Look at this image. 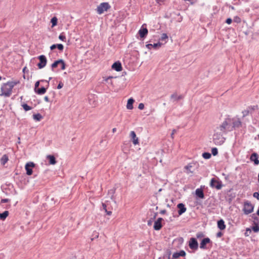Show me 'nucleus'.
Returning <instances> with one entry per match:
<instances>
[{
  "instance_id": "nucleus-35",
  "label": "nucleus",
  "mask_w": 259,
  "mask_h": 259,
  "mask_svg": "<svg viewBox=\"0 0 259 259\" xmlns=\"http://www.w3.org/2000/svg\"><path fill=\"white\" fill-rule=\"evenodd\" d=\"M113 78V77L111 76H109L106 78L104 77L103 81H106V82H108V83H110L111 84H112V81L111 80V79Z\"/></svg>"
},
{
  "instance_id": "nucleus-54",
  "label": "nucleus",
  "mask_w": 259,
  "mask_h": 259,
  "mask_svg": "<svg viewBox=\"0 0 259 259\" xmlns=\"http://www.w3.org/2000/svg\"><path fill=\"white\" fill-rule=\"evenodd\" d=\"M248 232L249 233H250L251 232V229H249V228H247L246 230V232L245 233V235L246 236H248V235L247 234V233H248Z\"/></svg>"
},
{
  "instance_id": "nucleus-33",
  "label": "nucleus",
  "mask_w": 259,
  "mask_h": 259,
  "mask_svg": "<svg viewBox=\"0 0 259 259\" xmlns=\"http://www.w3.org/2000/svg\"><path fill=\"white\" fill-rule=\"evenodd\" d=\"M157 215V212H155L154 213V215H153V218H151L150 220H149L148 221V222H147L148 226H150L152 225V223H153L154 220H155L156 219Z\"/></svg>"
},
{
  "instance_id": "nucleus-38",
  "label": "nucleus",
  "mask_w": 259,
  "mask_h": 259,
  "mask_svg": "<svg viewBox=\"0 0 259 259\" xmlns=\"http://www.w3.org/2000/svg\"><path fill=\"white\" fill-rule=\"evenodd\" d=\"M252 219L253 220V223L255 222L256 223V222L259 223V218L256 216V214L253 213L251 215Z\"/></svg>"
},
{
  "instance_id": "nucleus-60",
  "label": "nucleus",
  "mask_w": 259,
  "mask_h": 259,
  "mask_svg": "<svg viewBox=\"0 0 259 259\" xmlns=\"http://www.w3.org/2000/svg\"><path fill=\"white\" fill-rule=\"evenodd\" d=\"M105 212H106V214L109 215H110L112 214V211L110 210L108 211L107 210V211H105Z\"/></svg>"
},
{
  "instance_id": "nucleus-56",
  "label": "nucleus",
  "mask_w": 259,
  "mask_h": 259,
  "mask_svg": "<svg viewBox=\"0 0 259 259\" xmlns=\"http://www.w3.org/2000/svg\"><path fill=\"white\" fill-rule=\"evenodd\" d=\"M197 238H199L203 236V234L202 233H199L196 235Z\"/></svg>"
},
{
  "instance_id": "nucleus-20",
  "label": "nucleus",
  "mask_w": 259,
  "mask_h": 259,
  "mask_svg": "<svg viewBox=\"0 0 259 259\" xmlns=\"http://www.w3.org/2000/svg\"><path fill=\"white\" fill-rule=\"evenodd\" d=\"M195 194L197 197L200 199L204 198V194L203 192V190L201 187L200 188H197L195 191Z\"/></svg>"
},
{
  "instance_id": "nucleus-9",
  "label": "nucleus",
  "mask_w": 259,
  "mask_h": 259,
  "mask_svg": "<svg viewBox=\"0 0 259 259\" xmlns=\"http://www.w3.org/2000/svg\"><path fill=\"white\" fill-rule=\"evenodd\" d=\"M225 138L218 134L213 135V141L215 144L221 145L225 141Z\"/></svg>"
},
{
  "instance_id": "nucleus-26",
  "label": "nucleus",
  "mask_w": 259,
  "mask_h": 259,
  "mask_svg": "<svg viewBox=\"0 0 259 259\" xmlns=\"http://www.w3.org/2000/svg\"><path fill=\"white\" fill-rule=\"evenodd\" d=\"M47 159L49 160L50 164L54 165L57 163V161L54 155H48L47 156Z\"/></svg>"
},
{
  "instance_id": "nucleus-59",
  "label": "nucleus",
  "mask_w": 259,
  "mask_h": 259,
  "mask_svg": "<svg viewBox=\"0 0 259 259\" xmlns=\"http://www.w3.org/2000/svg\"><path fill=\"white\" fill-rule=\"evenodd\" d=\"M166 212V210L165 209L161 210L160 211V213H161V214H165Z\"/></svg>"
},
{
  "instance_id": "nucleus-21",
  "label": "nucleus",
  "mask_w": 259,
  "mask_h": 259,
  "mask_svg": "<svg viewBox=\"0 0 259 259\" xmlns=\"http://www.w3.org/2000/svg\"><path fill=\"white\" fill-rule=\"evenodd\" d=\"M184 98V96L183 95H180L178 96L176 93H174L170 96V99L173 102L178 101L183 99Z\"/></svg>"
},
{
  "instance_id": "nucleus-11",
  "label": "nucleus",
  "mask_w": 259,
  "mask_h": 259,
  "mask_svg": "<svg viewBox=\"0 0 259 259\" xmlns=\"http://www.w3.org/2000/svg\"><path fill=\"white\" fill-rule=\"evenodd\" d=\"M189 247L194 250H197L198 248V243L196 238H191L189 241Z\"/></svg>"
},
{
  "instance_id": "nucleus-45",
  "label": "nucleus",
  "mask_w": 259,
  "mask_h": 259,
  "mask_svg": "<svg viewBox=\"0 0 259 259\" xmlns=\"http://www.w3.org/2000/svg\"><path fill=\"white\" fill-rule=\"evenodd\" d=\"M191 167H192V165H191L190 164H188L187 165L185 166V168L186 170L189 171V172H192V171L190 169Z\"/></svg>"
},
{
  "instance_id": "nucleus-3",
  "label": "nucleus",
  "mask_w": 259,
  "mask_h": 259,
  "mask_svg": "<svg viewBox=\"0 0 259 259\" xmlns=\"http://www.w3.org/2000/svg\"><path fill=\"white\" fill-rule=\"evenodd\" d=\"M258 107L257 105H253V106H248L246 109L243 110L242 111V113L243 114L242 117L244 118L247 116L249 115H252L253 112L258 110Z\"/></svg>"
},
{
  "instance_id": "nucleus-24",
  "label": "nucleus",
  "mask_w": 259,
  "mask_h": 259,
  "mask_svg": "<svg viewBox=\"0 0 259 259\" xmlns=\"http://www.w3.org/2000/svg\"><path fill=\"white\" fill-rule=\"evenodd\" d=\"M218 228L221 230H223L226 229V226L225 224V222L223 219H220L217 222Z\"/></svg>"
},
{
  "instance_id": "nucleus-6",
  "label": "nucleus",
  "mask_w": 259,
  "mask_h": 259,
  "mask_svg": "<svg viewBox=\"0 0 259 259\" xmlns=\"http://www.w3.org/2000/svg\"><path fill=\"white\" fill-rule=\"evenodd\" d=\"M51 79H52V77H49V80H41V81H42V82H46L47 83V88H45L44 87H42L40 88H38L37 90H36V89L34 90V92L36 94H38V95H43V94H44L46 92L47 89V88L49 86V81L51 80Z\"/></svg>"
},
{
  "instance_id": "nucleus-28",
  "label": "nucleus",
  "mask_w": 259,
  "mask_h": 259,
  "mask_svg": "<svg viewBox=\"0 0 259 259\" xmlns=\"http://www.w3.org/2000/svg\"><path fill=\"white\" fill-rule=\"evenodd\" d=\"M8 156L7 154L3 155L2 158H1V164L4 165L8 162Z\"/></svg>"
},
{
  "instance_id": "nucleus-48",
  "label": "nucleus",
  "mask_w": 259,
  "mask_h": 259,
  "mask_svg": "<svg viewBox=\"0 0 259 259\" xmlns=\"http://www.w3.org/2000/svg\"><path fill=\"white\" fill-rule=\"evenodd\" d=\"M253 196L259 200V193L258 192H256L253 193Z\"/></svg>"
},
{
  "instance_id": "nucleus-1",
  "label": "nucleus",
  "mask_w": 259,
  "mask_h": 259,
  "mask_svg": "<svg viewBox=\"0 0 259 259\" xmlns=\"http://www.w3.org/2000/svg\"><path fill=\"white\" fill-rule=\"evenodd\" d=\"M19 82L18 81H8L4 83L1 87V94L0 96H4L6 97H9L12 92V89Z\"/></svg>"
},
{
  "instance_id": "nucleus-39",
  "label": "nucleus",
  "mask_w": 259,
  "mask_h": 259,
  "mask_svg": "<svg viewBox=\"0 0 259 259\" xmlns=\"http://www.w3.org/2000/svg\"><path fill=\"white\" fill-rule=\"evenodd\" d=\"M168 38V36L166 33H162L161 37L159 38L160 40L165 41L166 39Z\"/></svg>"
},
{
  "instance_id": "nucleus-63",
  "label": "nucleus",
  "mask_w": 259,
  "mask_h": 259,
  "mask_svg": "<svg viewBox=\"0 0 259 259\" xmlns=\"http://www.w3.org/2000/svg\"><path fill=\"white\" fill-rule=\"evenodd\" d=\"M50 94L52 96L53 98L55 97V94L54 92H52V93H50Z\"/></svg>"
},
{
  "instance_id": "nucleus-16",
  "label": "nucleus",
  "mask_w": 259,
  "mask_h": 259,
  "mask_svg": "<svg viewBox=\"0 0 259 259\" xmlns=\"http://www.w3.org/2000/svg\"><path fill=\"white\" fill-rule=\"evenodd\" d=\"M177 207L179 209L178 210V214L179 215H182L183 213L186 212L187 208L185 207L184 204L182 203H179L177 205Z\"/></svg>"
},
{
  "instance_id": "nucleus-31",
  "label": "nucleus",
  "mask_w": 259,
  "mask_h": 259,
  "mask_svg": "<svg viewBox=\"0 0 259 259\" xmlns=\"http://www.w3.org/2000/svg\"><path fill=\"white\" fill-rule=\"evenodd\" d=\"M33 118L35 120L39 121L43 118V116L40 113H37L33 115Z\"/></svg>"
},
{
  "instance_id": "nucleus-40",
  "label": "nucleus",
  "mask_w": 259,
  "mask_h": 259,
  "mask_svg": "<svg viewBox=\"0 0 259 259\" xmlns=\"http://www.w3.org/2000/svg\"><path fill=\"white\" fill-rule=\"evenodd\" d=\"M61 63H60V64L61 65V69L63 70L65 69L66 68V64L64 62V61L63 59H60Z\"/></svg>"
},
{
  "instance_id": "nucleus-41",
  "label": "nucleus",
  "mask_w": 259,
  "mask_h": 259,
  "mask_svg": "<svg viewBox=\"0 0 259 259\" xmlns=\"http://www.w3.org/2000/svg\"><path fill=\"white\" fill-rule=\"evenodd\" d=\"M211 154L213 156H215L218 154V150L217 148L214 147L211 149Z\"/></svg>"
},
{
  "instance_id": "nucleus-50",
  "label": "nucleus",
  "mask_w": 259,
  "mask_h": 259,
  "mask_svg": "<svg viewBox=\"0 0 259 259\" xmlns=\"http://www.w3.org/2000/svg\"><path fill=\"white\" fill-rule=\"evenodd\" d=\"M138 108L140 110H143L144 108V104L142 103H140L138 106Z\"/></svg>"
},
{
  "instance_id": "nucleus-14",
  "label": "nucleus",
  "mask_w": 259,
  "mask_h": 259,
  "mask_svg": "<svg viewBox=\"0 0 259 259\" xmlns=\"http://www.w3.org/2000/svg\"><path fill=\"white\" fill-rule=\"evenodd\" d=\"M163 221V219L162 218H159L156 221L154 222L153 228L155 230L159 231L162 227V221Z\"/></svg>"
},
{
  "instance_id": "nucleus-58",
  "label": "nucleus",
  "mask_w": 259,
  "mask_h": 259,
  "mask_svg": "<svg viewBox=\"0 0 259 259\" xmlns=\"http://www.w3.org/2000/svg\"><path fill=\"white\" fill-rule=\"evenodd\" d=\"M44 100H45V101L46 102H50V100L48 96H45L44 97Z\"/></svg>"
},
{
  "instance_id": "nucleus-44",
  "label": "nucleus",
  "mask_w": 259,
  "mask_h": 259,
  "mask_svg": "<svg viewBox=\"0 0 259 259\" xmlns=\"http://www.w3.org/2000/svg\"><path fill=\"white\" fill-rule=\"evenodd\" d=\"M56 47L58 49L61 51H62L64 49V46L61 44H56Z\"/></svg>"
},
{
  "instance_id": "nucleus-15",
  "label": "nucleus",
  "mask_w": 259,
  "mask_h": 259,
  "mask_svg": "<svg viewBox=\"0 0 259 259\" xmlns=\"http://www.w3.org/2000/svg\"><path fill=\"white\" fill-rule=\"evenodd\" d=\"M112 68L116 71H120L122 70L121 63L118 61L114 62L112 65Z\"/></svg>"
},
{
  "instance_id": "nucleus-61",
  "label": "nucleus",
  "mask_w": 259,
  "mask_h": 259,
  "mask_svg": "<svg viewBox=\"0 0 259 259\" xmlns=\"http://www.w3.org/2000/svg\"><path fill=\"white\" fill-rule=\"evenodd\" d=\"M164 0H156V2L157 3L160 4L161 3H162L164 2Z\"/></svg>"
},
{
  "instance_id": "nucleus-7",
  "label": "nucleus",
  "mask_w": 259,
  "mask_h": 259,
  "mask_svg": "<svg viewBox=\"0 0 259 259\" xmlns=\"http://www.w3.org/2000/svg\"><path fill=\"white\" fill-rule=\"evenodd\" d=\"M210 186L217 190H220L223 187V184L221 181H218L215 178H212L210 181Z\"/></svg>"
},
{
  "instance_id": "nucleus-13",
  "label": "nucleus",
  "mask_w": 259,
  "mask_h": 259,
  "mask_svg": "<svg viewBox=\"0 0 259 259\" xmlns=\"http://www.w3.org/2000/svg\"><path fill=\"white\" fill-rule=\"evenodd\" d=\"M208 243H212L210 239L208 237L203 238L200 243V248L202 249H207L208 248L206 245Z\"/></svg>"
},
{
  "instance_id": "nucleus-36",
  "label": "nucleus",
  "mask_w": 259,
  "mask_h": 259,
  "mask_svg": "<svg viewBox=\"0 0 259 259\" xmlns=\"http://www.w3.org/2000/svg\"><path fill=\"white\" fill-rule=\"evenodd\" d=\"M211 154L209 152H204L202 154V157L205 159H208L211 157Z\"/></svg>"
},
{
  "instance_id": "nucleus-51",
  "label": "nucleus",
  "mask_w": 259,
  "mask_h": 259,
  "mask_svg": "<svg viewBox=\"0 0 259 259\" xmlns=\"http://www.w3.org/2000/svg\"><path fill=\"white\" fill-rule=\"evenodd\" d=\"M232 22V19L231 18H228L226 20V23L228 24H230Z\"/></svg>"
},
{
  "instance_id": "nucleus-57",
  "label": "nucleus",
  "mask_w": 259,
  "mask_h": 259,
  "mask_svg": "<svg viewBox=\"0 0 259 259\" xmlns=\"http://www.w3.org/2000/svg\"><path fill=\"white\" fill-rule=\"evenodd\" d=\"M57 48L56 47V44H53V45H52L51 47H50V49L51 50H53L55 49H56Z\"/></svg>"
},
{
  "instance_id": "nucleus-64",
  "label": "nucleus",
  "mask_w": 259,
  "mask_h": 259,
  "mask_svg": "<svg viewBox=\"0 0 259 259\" xmlns=\"http://www.w3.org/2000/svg\"><path fill=\"white\" fill-rule=\"evenodd\" d=\"M116 131V128H113L112 129V132L113 133H115Z\"/></svg>"
},
{
  "instance_id": "nucleus-17",
  "label": "nucleus",
  "mask_w": 259,
  "mask_h": 259,
  "mask_svg": "<svg viewBox=\"0 0 259 259\" xmlns=\"http://www.w3.org/2000/svg\"><path fill=\"white\" fill-rule=\"evenodd\" d=\"M251 161H253L254 165H258L259 164L258 155L256 153H253L250 157Z\"/></svg>"
},
{
  "instance_id": "nucleus-32",
  "label": "nucleus",
  "mask_w": 259,
  "mask_h": 259,
  "mask_svg": "<svg viewBox=\"0 0 259 259\" xmlns=\"http://www.w3.org/2000/svg\"><path fill=\"white\" fill-rule=\"evenodd\" d=\"M60 63H61L60 59L55 61L51 65L52 70L54 71V69L56 68Z\"/></svg>"
},
{
  "instance_id": "nucleus-46",
  "label": "nucleus",
  "mask_w": 259,
  "mask_h": 259,
  "mask_svg": "<svg viewBox=\"0 0 259 259\" xmlns=\"http://www.w3.org/2000/svg\"><path fill=\"white\" fill-rule=\"evenodd\" d=\"M63 85H64L63 83L61 81H60L57 88V89H61L63 88Z\"/></svg>"
},
{
  "instance_id": "nucleus-12",
  "label": "nucleus",
  "mask_w": 259,
  "mask_h": 259,
  "mask_svg": "<svg viewBox=\"0 0 259 259\" xmlns=\"http://www.w3.org/2000/svg\"><path fill=\"white\" fill-rule=\"evenodd\" d=\"M35 166V164L33 162H27L25 166V168L26 171V174L30 176L32 174V168Z\"/></svg>"
},
{
  "instance_id": "nucleus-62",
  "label": "nucleus",
  "mask_w": 259,
  "mask_h": 259,
  "mask_svg": "<svg viewBox=\"0 0 259 259\" xmlns=\"http://www.w3.org/2000/svg\"><path fill=\"white\" fill-rule=\"evenodd\" d=\"M184 1L190 2L191 4H193L196 1V0H184Z\"/></svg>"
},
{
  "instance_id": "nucleus-53",
  "label": "nucleus",
  "mask_w": 259,
  "mask_h": 259,
  "mask_svg": "<svg viewBox=\"0 0 259 259\" xmlns=\"http://www.w3.org/2000/svg\"><path fill=\"white\" fill-rule=\"evenodd\" d=\"M9 201H10L9 199H7V198L2 199L1 200V202L2 203H7V202H8Z\"/></svg>"
},
{
  "instance_id": "nucleus-47",
  "label": "nucleus",
  "mask_w": 259,
  "mask_h": 259,
  "mask_svg": "<svg viewBox=\"0 0 259 259\" xmlns=\"http://www.w3.org/2000/svg\"><path fill=\"white\" fill-rule=\"evenodd\" d=\"M23 73H24V75H23V77H24V78H25V73L26 72L28 73L29 70H28V69H27V67H24L23 68Z\"/></svg>"
},
{
  "instance_id": "nucleus-23",
  "label": "nucleus",
  "mask_w": 259,
  "mask_h": 259,
  "mask_svg": "<svg viewBox=\"0 0 259 259\" xmlns=\"http://www.w3.org/2000/svg\"><path fill=\"white\" fill-rule=\"evenodd\" d=\"M116 188H113L108 190V195L110 197L111 200L115 202V197L114 194L115 193Z\"/></svg>"
},
{
  "instance_id": "nucleus-42",
  "label": "nucleus",
  "mask_w": 259,
  "mask_h": 259,
  "mask_svg": "<svg viewBox=\"0 0 259 259\" xmlns=\"http://www.w3.org/2000/svg\"><path fill=\"white\" fill-rule=\"evenodd\" d=\"M59 38L62 41H65L66 40V36L64 33H61L59 36Z\"/></svg>"
},
{
  "instance_id": "nucleus-8",
  "label": "nucleus",
  "mask_w": 259,
  "mask_h": 259,
  "mask_svg": "<svg viewBox=\"0 0 259 259\" xmlns=\"http://www.w3.org/2000/svg\"><path fill=\"white\" fill-rule=\"evenodd\" d=\"M37 58L39 61V62L37 64L38 68L40 69L44 68L47 63L46 57L44 55H41L38 56Z\"/></svg>"
},
{
  "instance_id": "nucleus-30",
  "label": "nucleus",
  "mask_w": 259,
  "mask_h": 259,
  "mask_svg": "<svg viewBox=\"0 0 259 259\" xmlns=\"http://www.w3.org/2000/svg\"><path fill=\"white\" fill-rule=\"evenodd\" d=\"M253 226L251 227V229L255 233L259 232V223L256 222V223H255L253 222Z\"/></svg>"
},
{
  "instance_id": "nucleus-19",
  "label": "nucleus",
  "mask_w": 259,
  "mask_h": 259,
  "mask_svg": "<svg viewBox=\"0 0 259 259\" xmlns=\"http://www.w3.org/2000/svg\"><path fill=\"white\" fill-rule=\"evenodd\" d=\"M130 135L131 139L132 140L133 143L135 145L139 143L138 138L137 137L136 133L134 131H131Z\"/></svg>"
},
{
  "instance_id": "nucleus-43",
  "label": "nucleus",
  "mask_w": 259,
  "mask_h": 259,
  "mask_svg": "<svg viewBox=\"0 0 259 259\" xmlns=\"http://www.w3.org/2000/svg\"><path fill=\"white\" fill-rule=\"evenodd\" d=\"M233 21L234 22H236L237 23H239L241 22V18L239 16H235L234 17Z\"/></svg>"
},
{
  "instance_id": "nucleus-55",
  "label": "nucleus",
  "mask_w": 259,
  "mask_h": 259,
  "mask_svg": "<svg viewBox=\"0 0 259 259\" xmlns=\"http://www.w3.org/2000/svg\"><path fill=\"white\" fill-rule=\"evenodd\" d=\"M102 207L103 209L105 210V211H107V205L106 204L102 203Z\"/></svg>"
},
{
  "instance_id": "nucleus-4",
  "label": "nucleus",
  "mask_w": 259,
  "mask_h": 259,
  "mask_svg": "<svg viewBox=\"0 0 259 259\" xmlns=\"http://www.w3.org/2000/svg\"><path fill=\"white\" fill-rule=\"evenodd\" d=\"M254 206L249 201L246 200L244 202L243 211L245 214H248L253 212Z\"/></svg>"
},
{
  "instance_id": "nucleus-34",
  "label": "nucleus",
  "mask_w": 259,
  "mask_h": 259,
  "mask_svg": "<svg viewBox=\"0 0 259 259\" xmlns=\"http://www.w3.org/2000/svg\"><path fill=\"white\" fill-rule=\"evenodd\" d=\"M58 22V19L56 17H53L51 20V22L52 23V27H53L57 25Z\"/></svg>"
},
{
  "instance_id": "nucleus-52",
  "label": "nucleus",
  "mask_w": 259,
  "mask_h": 259,
  "mask_svg": "<svg viewBox=\"0 0 259 259\" xmlns=\"http://www.w3.org/2000/svg\"><path fill=\"white\" fill-rule=\"evenodd\" d=\"M39 81H37L35 82V85H34V90H37L39 87Z\"/></svg>"
},
{
  "instance_id": "nucleus-22",
  "label": "nucleus",
  "mask_w": 259,
  "mask_h": 259,
  "mask_svg": "<svg viewBox=\"0 0 259 259\" xmlns=\"http://www.w3.org/2000/svg\"><path fill=\"white\" fill-rule=\"evenodd\" d=\"M185 251L184 250H181L179 252H175L172 255V258L171 259H176L180 256H185Z\"/></svg>"
},
{
  "instance_id": "nucleus-5",
  "label": "nucleus",
  "mask_w": 259,
  "mask_h": 259,
  "mask_svg": "<svg viewBox=\"0 0 259 259\" xmlns=\"http://www.w3.org/2000/svg\"><path fill=\"white\" fill-rule=\"evenodd\" d=\"M110 6L107 2H104L100 4L97 8V12L98 14H101L103 13L105 11H107L110 8Z\"/></svg>"
},
{
  "instance_id": "nucleus-10",
  "label": "nucleus",
  "mask_w": 259,
  "mask_h": 259,
  "mask_svg": "<svg viewBox=\"0 0 259 259\" xmlns=\"http://www.w3.org/2000/svg\"><path fill=\"white\" fill-rule=\"evenodd\" d=\"M232 122L231 124L232 131L236 128H239L242 125V122L239 118H232Z\"/></svg>"
},
{
  "instance_id": "nucleus-37",
  "label": "nucleus",
  "mask_w": 259,
  "mask_h": 259,
  "mask_svg": "<svg viewBox=\"0 0 259 259\" xmlns=\"http://www.w3.org/2000/svg\"><path fill=\"white\" fill-rule=\"evenodd\" d=\"M22 106L23 107L24 110L25 111H28L32 109L31 107L28 106L27 104H25V103H23L22 105Z\"/></svg>"
},
{
  "instance_id": "nucleus-29",
  "label": "nucleus",
  "mask_w": 259,
  "mask_h": 259,
  "mask_svg": "<svg viewBox=\"0 0 259 259\" xmlns=\"http://www.w3.org/2000/svg\"><path fill=\"white\" fill-rule=\"evenodd\" d=\"M9 212L8 210H5L3 213H0V219L2 221L5 220L9 215Z\"/></svg>"
},
{
  "instance_id": "nucleus-18",
  "label": "nucleus",
  "mask_w": 259,
  "mask_h": 259,
  "mask_svg": "<svg viewBox=\"0 0 259 259\" xmlns=\"http://www.w3.org/2000/svg\"><path fill=\"white\" fill-rule=\"evenodd\" d=\"M143 26L144 25H142V27L138 31V33L141 38L145 37L148 33V30L147 28H143Z\"/></svg>"
},
{
  "instance_id": "nucleus-2",
  "label": "nucleus",
  "mask_w": 259,
  "mask_h": 259,
  "mask_svg": "<svg viewBox=\"0 0 259 259\" xmlns=\"http://www.w3.org/2000/svg\"><path fill=\"white\" fill-rule=\"evenodd\" d=\"M232 121L230 116L227 115L222 124L217 128L223 134H226L228 132L232 131L231 124Z\"/></svg>"
},
{
  "instance_id": "nucleus-27",
  "label": "nucleus",
  "mask_w": 259,
  "mask_h": 259,
  "mask_svg": "<svg viewBox=\"0 0 259 259\" xmlns=\"http://www.w3.org/2000/svg\"><path fill=\"white\" fill-rule=\"evenodd\" d=\"M134 101L135 100L132 98L128 99L126 104V108L127 109L132 110L133 109V103Z\"/></svg>"
},
{
  "instance_id": "nucleus-25",
  "label": "nucleus",
  "mask_w": 259,
  "mask_h": 259,
  "mask_svg": "<svg viewBox=\"0 0 259 259\" xmlns=\"http://www.w3.org/2000/svg\"><path fill=\"white\" fill-rule=\"evenodd\" d=\"M162 45V44L160 42H158L157 43L154 44L153 45L151 44H148L146 45V47L151 50L152 48H154V49H157V48L160 47Z\"/></svg>"
},
{
  "instance_id": "nucleus-49",
  "label": "nucleus",
  "mask_w": 259,
  "mask_h": 259,
  "mask_svg": "<svg viewBox=\"0 0 259 259\" xmlns=\"http://www.w3.org/2000/svg\"><path fill=\"white\" fill-rule=\"evenodd\" d=\"M223 235V233L221 231H219L216 234V237L217 238H220Z\"/></svg>"
}]
</instances>
